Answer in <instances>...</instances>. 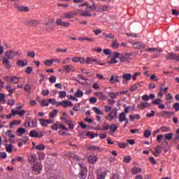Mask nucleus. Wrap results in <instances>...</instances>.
I'll return each mask as SVG.
<instances>
[{"label":"nucleus","instance_id":"obj_1","mask_svg":"<svg viewBox=\"0 0 179 179\" xmlns=\"http://www.w3.org/2000/svg\"><path fill=\"white\" fill-rule=\"evenodd\" d=\"M96 10V4L93 3L92 6L87 7L85 11H83L81 9H78V13L83 17H92L93 15H95V14L92 15L90 11H95Z\"/></svg>","mask_w":179,"mask_h":179},{"label":"nucleus","instance_id":"obj_2","mask_svg":"<svg viewBox=\"0 0 179 179\" xmlns=\"http://www.w3.org/2000/svg\"><path fill=\"white\" fill-rule=\"evenodd\" d=\"M32 171L34 174H41L43 171V164L41 162H36L31 166Z\"/></svg>","mask_w":179,"mask_h":179},{"label":"nucleus","instance_id":"obj_3","mask_svg":"<svg viewBox=\"0 0 179 179\" xmlns=\"http://www.w3.org/2000/svg\"><path fill=\"white\" fill-rule=\"evenodd\" d=\"M80 167V171L78 174V178L80 179H85L87 178V167L85 166L83 164H78Z\"/></svg>","mask_w":179,"mask_h":179},{"label":"nucleus","instance_id":"obj_4","mask_svg":"<svg viewBox=\"0 0 179 179\" xmlns=\"http://www.w3.org/2000/svg\"><path fill=\"white\" fill-rule=\"evenodd\" d=\"M85 63L87 64H91L96 63V65L104 66L105 63H101L100 60H97L96 59H94V57H87Z\"/></svg>","mask_w":179,"mask_h":179},{"label":"nucleus","instance_id":"obj_5","mask_svg":"<svg viewBox=\"0 0 179 179\" xmlns=\"http://www.w3.org/2000/svg\"><path fill=\"white\" fill-rule=\"evenodd\" d=\"M117 116H118V110H117V108H113L111 110V112H110L108 113V117L110 118V119H108V121L111 122L115 118L117 117Z\"/></svg>","mask_w":179,"mask_h":179},{"label":"nucleus","instance_id":"obj_6","mask_svg":"<svg viewBox=\"0 0 179 179\" xmlns=\"http://www.w3.org/2000/svg\"><path fill=\"white\" fill-rule=\"evenodd\" d=\"M29 136L31 138H43V134L42 131H36V130H31V131H29Z\"/></svg>","mask_w":179,"mask_h":179},{"label":"nucleus","instance_id":"obj_7","mask_svg":"<svg viewBox=\"0 0 179 179\" xmlns=\"http://www.w3.org/2000/svg\"><path fill=\"white\" fill-rule=\"evenodd\" d=\"M166 59L179 62V53L177 54L176 52H169V56H167Z\"/></svg>","mask_w":179,"mask_h":179},{"label":"nucleus","instance_id":"obj_8","mask_svg":"<svg viewBox=\"0 0 179 179\" xmlns=\"http://www.w3.org/2000/svg\"><path fill=\"white\" fill-rule=\"evenodd\" d=\"M39 123L42 127H48V124H52L53 121H52L50 120H46L44 118H41L39 120Z\"/></svg>","mask_w":179,"mask_h":179},{"label":"nucleus","instance_id":"obj_9","mask_svg":"<svg viewBox=\"0 0 179 179\" xmlns=\"http://www.w3.org/2000/svg\"><path fill=\"white\" fill-rule=\"evenodd\" d=\"M122 78L124 79L123 80V84L124 85H127L128 84V80H131L132 78V75L131 73H124L122 76Z\"/></svg>","mask_w":179,"mask_h":179},{"label":"nucleus","instance_id":"obj_10","mask_svg":"<svg viewBox=\"0 0 179 179\" xmlns=\"http://www.w3.org/2000/svg\"><path fill=\"white\" fill-rule=\"evenodd\" d=\"M15 8L20 12H29V9L27 6H20L17 3L15 4Z\"/></svg>","mask_w":179,"mask_h":179},{"label":"nucleus","instance_id":"obj_11","mask_svg":"<svg viewBox=\"0 0 179 179\" xmlns=\"http://www.w3.org/2000/svg\"><path fill=\"white\" fill-rule=\"evenodd\" d=\"M56 23H57V26H63L64 27H69V26H70V23L69 22H62V18L57 19Z\"/></svg>","mask_w":179,"mask_h":179},{"label":"nucleus","instance_id":"obj_12","mask_svg":"<svg viewBox=\"0 0 179 179\" xmlns=\"http://www.w3.org/2000/svg\"><path fill=\"white\" fill-rule=\"evenodd\" d=\"M76 14L73 12H68L62 15V19H71L75 17Z\"/></svg>","mask_w":179,"mask_h":179},{"label":"nucleus","instance_id":"obj_13","mask_svg":"<svg viewBox=\"0 0 179 179\" xmlns=\"http://www.w3.org/2000/svg\"><path fill=\"white\" fill-rule=\"evenodd\" d=\"M98 157L96 155H92L87 157L88 162L92 164H95L98 160Z\"/></svg>","mask_w":179,"mask_h":179},{"label":"nucleus","instance_id":"obj_14","mask_svg":"<svg viewBox=\"0 0 179 179\" xmlns=\"http://www.w3.org/2000/svg\"><path fill=\"white\" fill-rule=\"evenodd\" d=\"M37 159L38 158L36 154H30L29 156H28V162L36 163Z\"/></svg>","mask_w":179,"mask_h":179},{"label":"nucleus","instance_id":"obj_15","mask_svg":"<svg viewBox=\"0 0 179 179\" xmlns=\"http://www.w3.org/2000/svg\"><path fill=\"white\" fill-rule=\"evenodd\" d=\"M11 113H12L13 116H15L16 115H18L20 116H23L26 114V111L24 110L18 111L17 110H15L14 109H12Z\"/></svg>","mask_w":179,"mask_h":179},{"label":"nucleus","instance_id":"obj_16","mask_svg":"<svg viewBox=\"0 0 179 179\" xmlns=\"http://www.w3.org/2000/svg\"><path fill=\"white\" fill-rule=\"evenodd\" d=\"M63 69L64 72L66 73H69V72H73L74 71V68L72 65H66L63 66Z\"/></svg>","mask_w":179,"mask_h":179},{"label":"nucleus","instance_id":"obj_17","mask_svg":"<svg viewBox=\"0 0 179 179\" xmlns=\"http://www.w3.org/2000/svg\"><path fill=\"white\" fill-rule=\"evenodd\" d=\"M172 113L167 110H162L160 113V116L163 117H171L172 116Z\"/></svg>","mask_w":179,"mask_h":179},{"label":"nucleus","instance_id":"obj_18","mask_svg":"<svg viewBox=\"0 0 179 179\" xmlns=\"http://www.w3.org/2000/svg\"><path fill=\"white\" fill-rule=\"evenodd\" d=\"M28 62L27 60H17V65L19 67H24L27 66Z\"/></svg>","mask_w":179,"mask_h":179},{"label":"nucleus","instance_id":"obj_19","mask_svg":"<svg viewBox=\"0 0 179 179\" xmlns=\"http://www.w3.org/2000/svg\"><path fill=\"white\" fill-rule=\"evenodd\" d=\"M129 117L130 122H134V121H135V120H139L141 119V116L139 114H135L134 115H129Z\"/></svg>","mask_w":179,"mask_h":179},{"label":"nucleus","instance_id":"obj_20","mask_svg":"<svg viewBox=\"0 0 179 179\" xmlns=\"http://www.w3.org/2000/svg\"><path fill=\"white\" fill-rule=\"evenodd\" d=\"M120 77L117 76H112L109 80V82L111 83L112 84L115 83V82L120 83Z\"/></svg>","mask_w":179,"mask_h":179},{"label":"nucleus","instance_id":"obj_21","mask_svg":"<svg viewBox=\"0 0 179 179\" xmlns=\"http://www.w3.org/2000/svg\"><path fill=\"white\" fill-rule=\"evenodd\" d=\"M119 122H124V120H126L127 119V115L124 112H122L120 115H119Z\"/></svg>","mask_w":179,"mask_h":179},{"label":"nucleus","instance_id":"obj_22","mask_svg":"<svg viewBox=\"0 0 179 179\" xmlns=\"http://www.w3.org/2000/svg\"><path fill=\"white\" fill-rule=\"evenodd\" d=\"M38 24H40V22L38 20H31L28 21V26H31V27L38 26Z\"/></svg>","mask_w":179,"mask_h":179},{"label":"nucleus","instance_id":"obj_23","mask_svg":"<svg viewBox=\"0 0 179 179\" xmlns=\"http://www.w3.org/2000/svg\"><path fill=\"white\" fill-rule=\"evenodd\" d=\"M72 106H73V103L71 101H69L68 100L62 101V106L64 108H67L68 107H72Z\"/></svg>","mask_w":179,"mask_h":179},{"label":"nucleus","instance_id":"obj_24","mask_svg":"<svg viewBox=\"0 0 179 179\" xmlns=\"http://www.w3.org/2000/svg\"><path fill=\"white\" fill-rule=\"evenodd\" d=\"M59 110L54 109L49 113V117L51 119H54L58 114Z\"/></svg>","mask_w":179,"mask_h":179},{"label":"nucleus","instance_id":"obj_25","mask_svg":"<svg viewBox=\"0 0 179 179\" xmlns=\"http://www.w3.org/2000/svg\"><path fill=\"white\" fill-rule=\"evenodd\" d=\"M149 106H150V104L147 102H141L139 105H138V107L141 110H144L145 108H147Z\"/></svg>","mask_w":179,"mask_h":179},{"label":"nucleus","instance_id":"obj_26","mask_svg":"<svg viewBox=\"0 0 179 179\" xmlns=\"http://www.w3.org/2000/svg\"><path fill=\"white\" fill-rule=\"evenodd\" d=\"M134 48L137 49H143L145 48V45L141 42H136L134 44Z\"/></svg>","mask_w":179,"mask_h":179},{"label":"nucleus","instance_id":"obj_27","mask_svg":"<svg viewBox=\"0 0 179 179\" xmlns=\"http://www.w3.org/2000/svg\"><path fill=\"white\" fill-rule=\"evenodd\" d=\"M93 110L94 111L95 113H96V115H103V111L97 107H94Z\"/></svg>","mask_w":179,"mask_h":179},{"label":"nucleus","instance_id":"obj_28","mask_svg":"<svg viewBox=\"0 0 179 179\" xmlns=\"http://www.w3.org/2000/svg\"><path fill=\"white\" fill-rule=\"evenodd\" d=\"M5 55L8 59H13L14 58L12 54V50L6 51Z\"/></svg>","mask_w":179,"mask_h":179},{"label":"nucleus","instance_id":"obj_29","mask_svg":"<svg viewBox=\"0 0 179 179\" xmlns=\"http://www.w3.org/2000/svg\"><path fill=\"white\" fill-rule=\"evenodd\" d=\"M97 177L98 179H105L106 177V173L105 172H98Z\"/></svg>","mask_w":179,"mask_h":179},{"label":"nucleus","instance_id":"obj_30","mask_svg":"<svg viewBox=\"0 0 179 179\" xmlns=\"http://www.w3.org/2000/svg\"><path fill=\"white\" fill-rule=\"evenodd\" d=\"M111 47L115 49H117L120 47V44L117 43V40H114L112 41Z\"/></svg>","mask_w":179,"mask_h":179},{"label":"nucleus","instance_id":"obj_31","mask_svg":"<svg viewBox=\"0 0 179 179\" xmlns=\"http://www.w3.org/2000/svg\"><path fill=\"white\" fill-rule=\"evenodd\" d=\"M133 174H138V173H141L142 169L139 167H134L131 170Z\"/></svg>","mask_w":179,"mask_h":179},{"label":"nucleus","instance_id":"obj_32","mask_svg":"<svg viewBox=\"0 0 179 179\" xmlns=\"http://www.w3.org/2000/svg\"><path fill=\"white\" fill-rule=\"evenodd\" d=\"M117 129H118V127L115 124H112L111 125H110V129L113 133L116 132Z\"/></svg>","mask_w":179,"mask_h":179},{"label":"nucleus","instance_id":"obj_33","mask_svg":"<svg viewBox=\"0 0 179 179\" xmlns=\"http://www.w3.org/2000/svg\"><path fill=\"white\" fill-rule=\"evenodd\" d=\"M20 82V78L16 77V76H13L11 78V83H13V84H17L19 83Z\"/></svg>","mask_w":179,"mask_h":179},{"label":"nucleus","instance_id":"obj_34","mask_svg":"<svg viewBox=\"0 0 179 179\" xmlns=\"http://www.w3.org/2000/svg\"><path fill=\"white\" fill-rule=\"evenodd\" d=\"M74 96H76V97H83V92L81 91V90H78L76 92H75V94H74Z\"/></svg>","mask_w":179,"mask_h":179},{"label":"nucleus","instance_id":"obj_35","mask_svg":"<svg viewBox=\"0 0 179 179\" xmlns=\"http://www.w3.org/2000/svg\"><path fill=\"white\" fill-rule=\"evenodd\" d=\"M131 160H132V158L130 156H127L123 158V162L127 164H129L131 162Z\"/></svg>","mask_w":179,"mask_h":179},{"label":"nucleus","instance_id":"obj_36","mask_svg":"<svg viewBox=\"0 0 179 179\" xmlns=\"http://www.w3.org/2000/svg\"><path fill=\"white\" fill-rule=\"evenodd\" d=\"M35 149L38 150H45V146L43 144H39L35 147Z\"/></svg>","mask_w":179,"mask_h":179},{"label":"nucleus","instance_id":"obj_37","mask_svg":"<svg viewBox=\"0 0 179 179\" xmlns=\"http://www.w3.org/2000/svg\"><path fill=\"white\" fill-rule=\"evenodd\" d=\"M37 154H38V159H39V160H43V159H45V155L44 153H43L42 152H38Z\"/></svg>","mask_w":179,"mask_h":179},{"label":"nucleus","instance_id":"obj_38","mask_svg":"<svg viewBox=\"0 0 179 179\" xmlns=\"http://www.w3.org/2000/svg\"><path fill=\"white\" fill-rule=\"evenodd\" d=\"M59 97L60 99H65L66 97V92L61 91L59 92Z\"/></svg>","mask_w":179,"mask_h":179},{"label":"nucleus","instance_id":"obj_39","mask_svg":"<svg viewBox=\"0 0 179 179\" xmlns=\"http://www.w3.org/2000/svg\"><path fill=\"white\" fill-rule=\"evenodd\" d=\"M165 139L168 141H171L173 138V133H167L166 134H164Z\"/></svg>","mask_w":179,"mask_h":179},{"label":"nucleus","instance_id":"obj_40","mask_svg":"<svg viewBox=\"0 0 179 179\" xmlns=\"http://www.w3.org/2000/svg\"><path fill=\"white\" fill-rule=\"evenodd\" d=\"M100 9L102 11H107L110 9V7L109 6L102 5L101 6Z\"/></svg>","mask_w":179,"mask_h":179},{"label":"nucleus","instance_id":"obj_41","mask_svg":"<svg viewBox=\"0 0 179 179\" xmlns=\"http://www.w3.org/2000/svg\"><path fill=\"white\" fill-rule=\"evenodd\" d=\"M50 102L48 100H42L41 102V106L43 107L49 106Z\"/></svg>","mask_w":179,"mask_h":179},{"label":"nucleus","instance_id":"obj_42","mask_svg":"<svg viewBox=\"0 0 179 179\" xmlns=\"http://www.w3.org/2000/svg\"><path fill=\"white\" fill-rule=\"evenodd\" d=\"M162 103V99H155L152 103L155 106H159L160 103Z\"/></svg>","mask_w":179,"mask_h":179},{"label":"nucleus","instance_id":"obj_43","mask_svg":"<svg viewBox=\"0 0 179 179\" xmlns=\"http://www.w3.org/2000/svg\"><path fill=\"white\" fill-rule=\"evenodd\" d=\"M96 97H99V99H103L106 98V95H104L102 92H98L96 93Z\"/></svg>","mask_w":179,"mask_h":179},{"label":"nucleus","instance_id":"obj_44","mask_svg":"<svg viewBox=\"0 0 179 179\" xmlns=\"http://www.w3.org/2000/svg\"><path fill=\"white\" fill-rule=\"evenodd\" d=\"M164 134H158L157 136V141L159 143H162V141L164 139Z\"/></svg>","mask_w":179,"mask_h":179},{"label":"nucleus","instance_id":"obj_45","mask_svg":"<svg viewBox=\"0 0 179 179\" xmlns=\"http://www.w3.org/2000/svg\"><path fill=\"white\" fill-rule=\"evenodd\" d=\"M108 96L110 97V99H116L117 98V94H115L114 92H107Z\"/></svg>","mask_w":179,"mask_h":179},{"label":"nucleus","instance_id":"obj_46","mask_svg":"<svg viewBox=\"0 0 179 179\" xmlns=\"http://www.w3.org/2000/svg\"><path fill=\"white\" fill-rule=\"evenodd\" d=\"M6 134V135L8 136V137L10 138H15V136H14V134L12 133V131H11L10 129H8Z\"/></svg>","mask_w":179,"mask_h":179},{"label":"nucleus","instance_id":"obj_47","mask_svg":"<svg viewBox=\"0 0 179 179\" xmlns=\"http://www.w3.org/2000/svg\"><path fill=\"white\" fill-rule=\"evenodd\" d=\"M159 130L162 131V132H169V128L168 127H166V126H163V127H161L159 128Z\"/></svg>","mask_w":179,"mask_h":179},{"label":"nucleus","instance_id":"obj_48","mask_svg":"<svg viewBox=\"0 0 179 179\" xmlns=\"http://www.w3.org/2000/svg\"><path fill=\"white\" fill-rule=\"evenodd\" d=\"M38 125V122L36 120H31L30 123V127L31 128H35Z\"/></svg>","mask_w":179,"mask_h":179},{"label":"nucleus","instance_id":"obj_49","mask_svg":"<svg viewBox=\"0 0 179 179\" xmlns=\"http://www.w3.org/2000/svg\"><path fill=\"white\" fill-rule=\"evenodd\" d=\"M27 56H28L31 58H35V52L33 50L28 51V53H27Z\"/></svg>","mask_w":179,"mask_h":179},{"label":"nucleus","instance_id":"obj_50","mask_svg":"<svg viewBox=\"0 0 179 179\" xmlns=\"http://www.w3.org/2000/svg\"><path fill=\"white\" fill-rule=\"evenodd\" d=\"M54 62V60H45L44 64L47 66H51Z\"/></svg>","mask_w":179,"mask_h":179},{"label":"nucleus","instance_id":"obj_51","mask_svg":"<svg viewBox=\"0 0 179 179\" xmlns=\"http://www.w3.org/2000/svg\"><path fill=\"white\" fill-rule=\"evenodd\" d=\"M6 89L8 91L9 94L8 96H12L13 90L11 89V86L10 85H7Z\"/></svg>","mask_w":179,"mask_h":179},{"label":"nucleus","instance_id":"obj_52","mask_svg":"<svg viewBox=\"0 0 179 179\" xmlns=\"http://www.w3.org/2000/svg\"><path fill=\"white\" fill-rule=\"evenodd\" d=\"M151 135V131L149 129H146L144 131V136L145 138H149Z\"/></svg>","mask_w":179,"mask_h":179},{"label":"nucleus","instance_id":"obj_53","mask_svg":"<svg viewBox=\"0 0 179 179\" xmlns=\"http://www.w3.org/2000/svg\"><path fill=\"white\" fill-rule=\"evenodd\" d=\"M49 81H50V83H56V81H57V78H56V76H52L50 77V78H49Z\"/></svg>","mask_w":179,"mask_h":179},{"label":"nucleus","instance_id":"obj_54","mask_svg":"<svg viewBox=\"0 0 179 179\" xmlns=\"http://www.w3.org/2000/svg\"><path fill=\"white\" fill-rule=\"evenodd\" d=\"M155 111L151 110V113H148L146 114V117L148 118L153 117L155 116Z\"/></svg>","mask_w":179,"mask_h":179},{"label":"nucleus","instance_id":"obj_55","mask_svg":"<svg viewBox=\"0 0 179 179\" xmlns=\"http://www.w3.org/2000/svg\"><path fill=\"white\" fill-rule=\"evenodd\" d=\"M157 50V48H145V52H153Z\"/></svg>","mask_w":179,"mask_h":179},{"label":"nucleus","instance_id":"obj_56","mask_svg":"<svg viewBox=\"0 0 179 179\" xmlns=\"http://www.w3.org/2000/svg\"><path fill=\"white\" fill-rule=\"evenodd\" d=\"M49 94H50V90H43L41 91L42 96H48Z\"/></svg>","mask_w":179,"mask_h":179},{"label":"nucleus","instance_id":"obj_57","mask_svg":"<svg viewBox=\"0 0 179 179\" xmlns=\"http://www.w3.org/2000/svg\"><path fill=\"white\" fill-rule=\"evenodd\" d=\"M26 132V129L23 127H20L18 129H17V133L19 134H23Z\"/></svg>","mask_w":179,"mask_h":179},{"label":"nucleus","instance_id":"obj_58","mask_svg":"<svg viewBox=\"0 0 179 179\" xmlns=\"http://www.w3.org/2000/svg\"><path fill=\"white\" fill-rule=\"evenodd\" d=\"M155 152H157L158 153H161L162 152V148L161 146L158 145L155 148Z\"/></svg>","mask_w":179,"mask_h":179},{"label":"nucleus","instance_id":"obj_59","mask_svg":"<svg viewBox=\"0 0 179 179\" xmlns=\"http://www.w3.org/2000/svg\"><path fill=\"white\" fill-rule=\"evenodd\" d=\"M6 150L8 152L10 153L13 150V145L10 144L9 145L6 146Z\"/></svg>","mask_w":179,"mask_h":179},{"label":"nucleus","instance_id":"obj_60","mask_svg":"<svg viewBox=\"0 0 179 179\" xmlns=\"http://www.w3.org/2000/svg\"><path fill=\"white\" fill-rule=\"evenodd\" d=\"M32 72H33V68L32 67H30V66L27 67V70H25V73H27L28 74H30Z\"/></svg>","mask_w":179,"mask_h":179},{"label":"nucleus","instance_id":"obj_61","mask_svg":"<svg viewBox=\"0 0 179 179\" xmlns=\"http://www.w3.org/2000/svg\"><path fill=\"white\" fill-rule=\"evenodd\" d=\"M31 89V87L29 85H27L25 87H24V90H25V92H30Z\"/></svg>","mask_w":179,"mask_h":179},{"label":"nucleus","instance_id":"obj_62","mask_svg":"<svg viewBox=\"0 0 179 179\" xmlns=\"http://www.w3.org/2000/svg\"><path fill=\"white\" fill-rule=\"evenodd\" d=\"M173 108L176 112L179 111V103H175V104H173Z\"/></svg>","mask_w":179,"mask_h":179},{"label":"nucleus","instance_id":"obj_63","mask_svg":"<svg viewBox=\"0 0 179 179\" xmlns=\"http://www.w3.org/2000/svg\"><path fill=\"white\" fill-rule=\"evenodd\" d=\"M90 150H99V147L95 146V145H91L90 146Z\"/></svg>","mask_w":179,"mask_h":179},{"label":"nucleus","instance_id":"obj_64","mask_svg":"<svg viewBox=\"0 0 179 179\" xmlns=\"http://www.w3.org/2000/svg\"><path fill=\"white\" fill-rule=\"evenodd\" d=\"M150 79L155 81H158L159 80L156 77L155 74H152L150 77Z\"/></svg>","mask_w":179,"mask_h":179}]
</instances>
